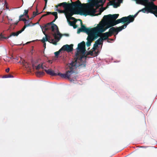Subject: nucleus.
Wrapping results in <instances>:
<instances>
[{"instance_id": "nucleus-1", "label": "nucleus", "mask_w": 157, "mask_h": 157, "mask_svg": "<svg viewBox=\"0 0 157 157\" xmlns=\"http://www.w3.org/2000/svg\"><path fill=\"white\" fill-rule=\"evenodd\" d=\"M71 3L64 2L56 5L55 7L56 9V10L59 13H64L66 17H67L69 10L72 7L79 8L82 7V4L79 0H71Z\"/></svg>"}, {"instance_id": "nucleus-2", "label": "nucleus", "mask_w": 157, "mask_h": 157, "mask_svg": "<svg viewBox=\"0 0 157 157\" xmlns=\"http://www.w3.org/2000/svg\"><path fill=\"white\" fill-rule=\"evenodd\" d=\"M88 55L94 56V51H90L86 55L85 53L80 55L78 52L77 51V53L75 55L76 57L71 63H69V65L72 66L73 70L79 67H85L86 65V60Z\"/></svg>"}, {"instance_id": "nucleus-3", "label": "nucleus", "mask_w": 157, "mask_h": 157, "mask_svg": "<svg viewBox=\"0 0 157 157\" xmlns=\"http://www.w3.org/2000/svg\"><path fill=\"white\" fill-rule=\"evenodd\" d=\"M78 29L77 32V33H79L81 32H83L86 33L88 35L87 40L91 41H92L94 39H96L98 36H99L98 35L99 33H101L99 31V29L97 26L92 29L86 28L85 29Z\"/></svg>"}, {"instance_id": "nucleus-4", "label": "nucleus", "mask_w": 157, "mask_h": 157, "mask_svg": "<svg viewBox=\"0 0 157 157\" xmlns=\"http://www.w3.org/2000/svg\"><path fill=\"white\" fill-rule=\"evenodd\" d=\"M68 64L69 65L68 66L69 70L67 71L66 73L64 74H62L60 73H55L54 71L52 70V69H49L48 70L44 69V70L48 74L52 76L59 75L62 78L69 79L71 75L74 73V71L72 66L70 65H69V64Z\"/></svg>"}, {"instance_id": "nucleus-5", "label": "nucleus", "mask_w": 157, "mask_h": 157, "mask_svg": "<svg viewBox=\"0 0 157 157\" xmlns=\"http://www.w3.org/2000/svg\"><path fill=\"white\" fill-rule=\"evenodd\" d=\"M139 11L134 16L129 15L127 17H124L120 19H119L116 20H112V26H115L116 25L121 23L123 22L124 24H127V26L130 23L132 22L134 20V18L138 14Z\"/></svg>"}, {"instance_id": "nucleus-6", "label": "nucleus", "mask_w": 157, "mask_h": 157, "mask_svg": "<svg viewBox=\"0 0 157 157\" xmlns=\"http://www.w3.org/2000/svg\"><path fill=\"white\" fill-rule=\"evenodd\" d=\"M88 5V3L83 4H82V6L83 5L84 6H86ZM82 7L80 8L72 7L70 8L68 13L67 14V17H66L67 19H71L77 21L76 19L75 18L73 17H72L71 16L74 14H80L81 15H85L82 13Z\"/></svg>"}, {"instance_id": "nucleus-7", "label": "nucleus", "mask_w": 157, "mask_h": 157, "mask_svg": "<svg viewBox=\"0 0 157 157\" xmlns=\"http://www.w3.org/2000/svg\"><path fill=\"white\" fill-rule=\"evenodd\" d=\"M112 25V20L111 19L105 20L103 19L97 26L99 29V31L102 33L109 28L113 26Z\"/></svg>"}, {"instance_id": "nucleus-8", "label": "nucleus", "mask_w": 157, "mask_h": 157, "mask_svg": "<svg viewBox=\"0 0 157 157\" xmlns=\"http://www.w3.org/2000/svg\"><path fill=\"white\" fill-rule=\"evenodd\" d=\"M51 29L52 31L54 33L53 34V35L54 36L55 38L56 39L59 40V39L56 36V35L59 36L61 35L59 31L58 26L56 24H53L51 27Z\"/></svg>"}, {"instance_id": "nucleus-9", "label": "nucleus", "mask_w": 157, "mask_h": 157, "mask_svg": "<svg viewBox=\"0 0 157 157\" xmlns=\"http://www.w3.org/2000/svg\"><path fill=\"white\" fill-rule=\"evenodd\" d=\"M126 27L127 24H124L122 26L118 27H117L116 28L114 27H112L109 29V32L113 34L114 33H116L117 34L119 32L121 31L122 29L125 28Z\"/></svg>"}, {"instance_id": "nucleus-10", "label": "nucleus", "mask_w": 157, "mask_h": 157, "mask_svg": "<svg viewBox=\"0 0 157 157\" xmlns=\"http://www.w3.org/2000/svg\"><path fill=\"white\" fill-rule=\"evenodd\" d=\"M105 2V0L103 1V0H94L93 3H90V7L96 6L97 7L100 6H102Z\"/></svg>"}, {"instance_id": "nucleus-11", "label": "nucleus", "mask_w": 157, "mask_h": 157, "mask_svg": "<svg viewBox=\"0 0 157 157\" xmlns=\"http://www.w3.org/2000/svg\"><path fill=\"white\" fill-rule=\"evenodd\" d=\"M91 7L92 8L90 10H87L82 9V13L85 14L82 15L86 16L87 15H90L91 13L94 14L96 12V10L93 8V7Z\"/></svg>"}, {"instance_id": "nucleus-12", "label": "nucleus", "mask_w": 157, "mask_h": 157, "mask_svg": "<svg viewBox=\"0 0 157 157\" xmlns=\"http://www.w3.org/2000/svg\"><path fill=\"white\" fill-rule=\"evenodd\" d=\"M78 49L79 52H82V54L84 53L85 50V43L83 41L78 45Z\"/></svg>"}, {"instance_id": "nucleus-13", "label": "nucleus", "mask_w": 157, "mask_h": 157, "mask_svg": "<svg viewBox=\"0 0 157 157\" xmlns=\"http://www.w3.org/2000/svg\"><path fill=\"white\" fill-rule=\"evenodd\" d=\"M119 16V14H118L113 15L109 14L107 15H105L103 17V19L105 20L110 19L115 20L118 18Z\"/></svg>"}, {"instance_id": "nucleus-14", "label": "nucleus", "mask_w": 157, "mask_h": 157, "mask_svg": "<svg viewBox=\"0 0 157 157\" xmlns=\"http://www.w3.org/2000/svg\"><path fill=\"white\" fill-rule=\"evenodd\" d=\"M73 44H71L70 45L66 44L63 45L62 48V50L66 51L69 52L72 51L73 50Z\"/></svg>"}, {"instance_id": "nucleus-15", "label": "nucleus", "mask_w": 157, "mask_h": 157, "mask_svg": "<svg viewBox=\"0 0 157 157\" xmlns=\"http://www.w3.org/2000/svg\"><path fill=\"white\" fill-rule=\"evenodd\" d=\"M30 25L29 24H27L26 25H25L23 27L22 29L21 30L19 31L16 33H12L11 34L10 36H17L19 34L21 33L25 29L26 27L29 26Z\"/></svg>"}, {"instance_id": "nucleus-16", "label": "nucleus", "mask_w": 157, "mask_h": 157, "mask_svg": "<svg viewBox=\"0 0 157 157\" xmlns=\"http://www.w3.org/2000/svg\"><path fill=\"white\" fill-rule=\"evenodd\" d=\"M118 2H115V0H113L112 1V3H110V2L108 3V5H113L114 8H116L118 6H120V3L122 2H120L117 0Z\"/></svg>"}, {"instance_id": "nucleus-17", "label": "nucleus", "mask_w": 157, "mask_h": 157, "mask_svg": "<svg viewBox=\"0 0 157 157\" xmlns=\"http://www.w3.org/2000/svg\"><path fill=\"white\" fill-rule=\"evenodd\" d=\"M113 34L109 32H106L103 34V40H105L108 39L109 37L111 36Z\"/></svg>"}, {"instance_id": "nucleus-18", "label": "nucleus", "mask_w": 157, "mask_h": 157, "mask_svg": "<svg viewBox=\"0 0 157 157\" xmlns=\"http://www.w3.org/2000/svg\"><path fill=\"white\" fill-rule=\"evenodd\" d=\"M43 33L45 35V36L41 40V41L43 43H45V41H48L50 42V41L49 40V39L48 37L49 38H50V37L49 36H48V35L45 33V32H43Z\"/></svg>"}, {"instance_id": "nucleus-19", "label": "nucleus", "mask_w": 157, "mask_h": 157, "mask_svg": "<svg viewBox=\"0 0 157 157\" xmlns=\"http://www.w3.org/2000/svg\"><path fill=\"white\" fill-rule=\"evenodd\" d=\"M45 74V73L44 71H37L36 72V75L37 76L40 77L41 76H43Z\"/></svg>"}, {"instance_id": "nucleus-20", "label": "nucleus", "mask_w": 157, "mask_h": 157, "mask_svg": "<svg viewBox=\"0 0 157 157\" xmlns=\"http://www.w3.org/2000/svg\"><path fill=\"white\" fill-rule=\"evenodd\" d=\"M103 40V36L101 37V38L98 39L97 40H96L95 42V43H97L98 45L101 44V43H102Z\"/></svg>"}, {"instance_id": "nucleus-21", "label": "nucleus", "mask_w": 157, "mask_h": 157, "mask_svg": "<svg viewBox=\"0 0 157 157\" xmlns=\"http://www.w3.org/2000/svg\"><path fill=\"white\" fill-rule=\"evenodd\" d=\"M78 21H80L81 25V28H79V29H82V30H83V29H85L86 28V26L83 25L82 22V20L80 19H78Z\"/></svg>"}, {"instance_id": "nucleus-22", "label": "nucleus", "mask_w": 157, "mask_h": 157, "mask_svg": "<svg viewBox=\"0 0 157 157\" xmlns=\"http://www.w3.org/2000/svg\"><path fill=\"white\" fill-rule=\"evenodd\" d=\"M36 67V69L37 70H39L40 68H41L43 69H44L43 66V64H39Z\"/></svg>"}, {"instance_id": "nucleus-23", "label": "nucleus", "mask_w": 157, "mask_h": 157, "mask_svg": "<svg viewBox=\"0 0 157 157\" xmlns=\"http://www.w3.org/2000/svg\"><path fill=\"white\" fill-rule=\"evenodd\" d=\"M36 12H33V16L32 17H31L30 18V19H33L34 17L36 16L38 14H39V13H37V8H36Z\"/></svg>"}, {"instance_id": "nucleus-24", "label": "nucleus", "mask_w": 157, "mask_h": 157, "mask_svg": "<svg viewBox=\"0 0 157 157\" xmlns=\"http://www.w3.org/2000/svg\"><path fill=\"white\" fill-rule=\"evenodd\" d=\"M67 21L68 23L69 24V25L71 26H73V25L74 24H75L76 21H70L69 20L67 19Z\"/></svg>"}, {"instance_id": "nucleus-25", "label": "nucleus", "mask_w": 157, "mask_h": 157, "mask_svg": "<svg viewBox=\"0 0 157 157\" xmlns=\"http://www.w3.org/2000/svg\"><path fill=\"white\" fill-rule=\"evenodd\" d=\"M53 15L55 16V18L54 20L52 22H51V23H52L55 22L58 17L57 15V13L56 12H53Z\"/></svg>"}, {"instance_id": "nucleus-26", "label": "nucleus", "mask_w": 157, "mask_h": 157, "mask_svg": "<svg viewBox=\"0 0 157 157\" xmlns=\"http://www.w3.org/2000/svg\"><path fill=\"white\" fill-rule=\"evenodd\" d=\"M24 16V15H21L19 17V21H24L26 22L27 21V20L25 18H21L22 17H23Z\"/></svg>"}, {"instance_id": "nucleus-27", "label": "nucleus", "mask_w": 157, "mask_h": 157, "mask_svg": "<svg viewBox=\"0 0 157 157\" xmlns=\"http://www.w3.org/2000/svg\"><path fill=\"white\" fill-rule=\"evenodd\" d=\"M62 51V48H60L59 51L55 52L54 53V54L55 55V56L56 57L58 58V56L60 52Z\"/></svg>"}, {"instance_id": "nucleus-28", "label": "nucleus", "mask_w": 157, "mask_h": 157, "mask_svg": "<svg viewBox=\"0 0 157 157\" xmlns=\"http://www.w3.org/2000/svg\"><path fill=\"white\" fill-rule=\"evenodd\" d=\"M53 24V23H51V22L50 23H48L46 25L44 26V27L45 28V30H46V31L48 30L49 29V28L48 27V26H50L51 24H52V25Z\"/></svg>"}, {"instance_id": "nucleus-29", "label": "nucleus", "mask_w": 157, "mask_h": 157, "mask_svg": "<svg viewBox=\"0 0 157 157\" xmlns=\"http://www.w3.org/2000/svg\"><path fill=\"white\" fill-rule=\"evenodd\" d=\"M87 40V41L86 43V45L88 47H89L91 45V43L92 41H90V40Z\"/></svg>"}, {"instance_id": "nucleus-30", "label": "nucleus", "mask_w": 157, "mask_h": 157, "mask_svg": "<svg viewBox=\"0 0 157 157\" xmlns=\"http://www.w3.org/2000/svg\"><path fill=\"white\" fill-rule=\"evenodd\" d=\"M13 76L11 75H6L4 76V78H13Z\"/></svg>"}, {"instance_id": "nucleus-31", "label": "nucleus", "mask_w": 157, "mask_h": 157, "mask_svg": "<svg viewBox=\"0 0 157 157\" xmlns=\"http://www.w3.org/2000/svg\"><path fill=\"white\" fill-rule=\"evenodd\" d=\"M28 10H24V14L23 15H24V16H26L28 14Z\"/></svg>"}, {"instance_id": "nucleus-32", "label": "nucleus", "mask_w": 157, "mask_h": 157, "mask_svg": "<svg viewBox=\"0 0 157 157\" xmlns=\"http://www.w3.org/2000/svg\"><path fill=\"white\" fill-rule=\"evenodd\" d=\"M29 20H27V21H26V22H25V25H26L27 24H29L30 25V26L31 25V24H32V22H30V23H29Z\"/></svg>"}, {"instance_id": "nucleus-33", "label": "nucleus", "mask_w": 157, "mask_h": 157, "mask_svg": "<svg viewBox=\"0 0 157 157\" xmlns=\"http://www.w3.org/2000/svg\"><path fill=\"white\" fill-rule=\"evenodd\" d=\"M22 64L23 65H25L26 64L27 65H28V64L27 63V62H26L25 60H23L22 61Z\"/></svg>"}, {"instance_id": "nucleus-34", "label": "nucleus", "mask_w": 157, "mask_h": 157, "mask_svg": "<svg viewBox=\"0 0 157 157\" xmlns=\"http://www.w3.org/2000/svg\"><path fill=\"white\" fill-rule=\"evenodd\" d=\"M98 45L95 42V44L94 45V47L95 48H97L98 47Z\"/></svg>"}, {"instance_id": "nucleus-35", "label": "nucleus", "mask_w": 157, "mask_h": 157, "mask_svg": "<svg viewBox=\"0 0 157 157\" xmlns=\"http://www.w3.org/2000/svg\"><path fill=\"white\" fill-rule=\"evenodd\" d=\"M51 40L53 42L52 43L56 45L57 44V42L55 41L54 40V39H52Z\"/></svg>"}, {"instance_id": "nucleus-36", "label": "nucleus", "mask_w": 157, "mask_h": 157, "mask_svg": "<svg viewBox=\"0 0 157 157\" xmlns=\"http://www.w3.org/2000/svg\"><path fill=\"white\" fill-rule=\"evenodd\" d=\"M53 12H46V14H47V15H48L49 14H51L53 15Z\"/></svg>"}, {"instance_id": "nucleus-37", "label": "nucleus", "mask_w": 157, "mask_h": 157, "mask_svg": "<svg viewBox=\"0 0 157 157\" xmlns=\"http://www.w3.org/2000/svg\"><path fill=\"white\" fill-rule=\"evenodd\" d=\"M4 36L2 34H0V40H2L3 39H4Z\"/></svg>"}, {"instance_id": "nucleus-38", "label": "nucleus", "mask_w": 157, "mask_h": 157, "mask_svg": "<svg viewBox=\"0 0 157 157\" xmlns=\"http://www.w3.org/2000/svg\"><path fill=\"white\" fill-rule=\"evenodd\" d=\"M73 26V28L74 29H76V28L77 27H78V26L77 25H76L75 24H74V25H73V26Z\"/></svg>"}, {"instance_id": "nucleus-39", "label": "nucleus", "mask_w": 157, "mask_h": 157, "mask_svg": "<svg viewBox=\"0 0 157 157\" xmlns=\"http://www.w3.org/2000/svg\"><path fill=\"white\" fill-rule=\"evenodd\" d=\"M98 52H96V51H94V56H97V55H98Z\"/></svg>"}, {"instance_id": "nucleus-40", "label": "nucleus", "mask_w": 157, "mask_h": 157, "mask_svg": "<svg viewBox=\"0 0 157 157\" xmlns=\"http://www.w3.org/2000/svg\"><path fill=\"white\" fill-rule=\"evenodd\" d=\"M47 14H44V15H43L42 17H41L40 18V19L39 20H40V19H41V18L44 17V16H47Z\"/></svg>"}, {"instance_id": "nucleus-41", "label": "nucleus", "mask_w": 157, "mask_h": 157, "mask_svg": "<svg viewBox=\"0 0 157 157\" xmlns=\"http://www.w3.org/2000/svg\"><path fill=\"white\" fill-rule=\"evenodd\" d=\"M10 69L9 68H8L6 70V71L7 72H8L10 71Z\"/></svg>"}, {"instance_id": "nucleus-42", "label": "nucleus", "mask_w": 157, "mask_h": 157, "mask_svg": "<svg viewBox=\"0 0 157 157\" xmlns=\"http://www.w3.org/2000/svg\"><path fill=\"white\" fill-rule=\"evenodd\" d=\"M44 0L45 1V7H46V5H47L48 0Z\"/></svg>"}, {"instance_id": "nucleus-43", "label": "nucleus", "mask_w": 157, "mask_h": 157, "mask_svg": "<svg viewBox=\"0 0 157 157\" xmlns=\"http://www.w3.org/2000/svg\"><path fill=\"white\" fill-rule=\"evenodd\" d=\"M10 36H7V37H4V39H7L9 38V37H10Z\"/></svg>"}, {"instance_id": "nucleus-44", "label": "nucleus", "mask_w": 157, "mask_h": 157, "mask_svg": "<svg viewBox=\"0 0 157 157\" xmlns=\"http://www.w3.org/2000/svg\"><path fill=\"white\" fill-rule=\"evenodd\" d=\"M46 43H44L43 46H44V47L45 48H46Z\"/></svg>"}, {"instance_id": "nucleus-45", "label": "nucleus", "mask_w": 157, "mask_h": 157, "mask_svg": "<svg viewBox=\"0 0 157 157\" xmlns=\"http://www.w3.org/2000/svg\"><path fill=\"white\" fill-rule=\"evenodd\" d=\"M64 35H65L66 36H69V34H64Z\"/></svg>"}, {"instance_id": "nucleus-46", "label": "nucleus", "mask_w": 157, "mask_h": 157, "mask_svg": "<svg viewBox=\"0 0 157 157\" xmlns=\"http://www.w3.org/2000/svg\"><path fill=\"white\" fill-rule=\"evenodd\" d=\"M18 22V21H17L16 22H15V23H14V24L15 25H17V24Z\"/></svg>"}, {"instance_id": "nucleus-47", "label": "nucleus", "mask_w": 157, "mask_h": 157, "mask_svg": "<svg viewBox=\"0 0 157 157\" xmlns=\"http://www.w3.org/2000/svg\"><path fill=\"white\" fill-rule=\"evenodd\" d=\"M26 16L27 18L29 19V16L28 15V14Z\"/></svg>"}, {"instance_id": "nucleus-48", "label": "nucleus", "mask_w": 157, "mask_h": 157, "mask_svg": "<svg viewBox=\"0 0 157 157\" xmlns=\"http://www.w3.org/2000/svg\"><path fill=\"white\" fill-rule=\"evenodd\" d=\"M45 8H46V7L45 8V7H44V9H45Z\"/></svg>"}, {"instance_id": "nucleus-49", "label": "nucleus", "mask_w": 157, "mask_h": 157, "mask_svg": "<svg viewBox=\"0 0 157 157\" xmlns=\"http://www.w3.org/2000/svg\"><path fill=\"white\" fill-rule=\"evenodd\" d=\"M106 8H107V7H106V8H105L104 9V10H105V9H106Z\"/></svg>"}, {"instance_id": "nucleus-50", "label": "nucleus", "mask_w": 157, "mask_h": 157, "mask_svg": "<svg viewBox=\"0 0 157 157\" xmlns=\"http://www.w3.org/2000/svg\"><path fill=\"white\" fill-rule=\"evenodd\" d=\"M25 67H27V66H25Z\"/></svg>"}, {"instance_id": "nucleus-51", "label": "nucleus", "mask_w": 157, "mask_h": 157, "mask_svg": "<svg viewBox=\"0 0 157 157\" xmlns=\"http://www.w3.org/2000/svg\"><path fill=\"white\" fill-rule=\"evenodd\" d=\"M11 21H12V19H11Z\"/></svg>"}, {"instance_id": "nucleus-52", "label": "nucleus", "mask_w": 157, "mask_h": 157, "mask_svg": "<svg viewBox=\"0 0 157 157\" xmlns=\"http://www.w3.org/2000/svg\"><path fill=\"white\" fill-rule=\"evenodd\" d=\"M22 2H23V0H22Z\"/></svg>"}]
</instances>
